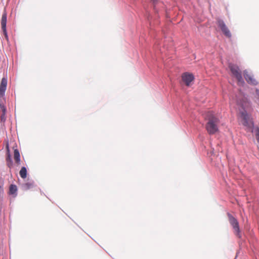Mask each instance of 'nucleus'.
Segmentation results:
<instances>
[{
	"label": "nucleus",
	"instance_id": "f257e3e1",
	"mask_svg": "<svg viewBox=\"0 0 259 259\" xmlns=\"http://www.w3.org/2000/svg\"><path fill=\"white\" fill-rule=\"evenodd\" d=\"M208 122L206 124V129L210 135L215 134L219 130L218 124L220 120L211 112H209L207 116Z\"/></svg>",
	"mask_w": 259,
	"mask_h": 259
},
{
	"label": "nucleus",
	"instance_id": "f03ea898",
	"mask_svg": "<svg viewBox=\"0 0 259 259\" xmlns=\"http://www.w3.org/2000/svg\"><path fill=\"white\" fill-rule=\"evenodd\" d=\"M229 67L233 75L237 79L238 84L243 85L244 83V81L238 66L233 64H230Z\"/></svg>",
	"mask_w": 259,
	"mask_h": 259
},
{
	"label": "nucleus",
	"instance_id": "7ed1b4c3",
	"mask_svg": "<svg viewBox=\"0 0 259 259\" xmlns=\"http://www.w3.org/2000/svg\"><path fill=\"white\" fill-rule=\"evenodd\" d=\"M240 117L243 125L245 126L248 129L250 130L251 132H252V128L254 125L253 122L245 111L240 112Z\"/></svg>",
	"mask_w": 259,
	"mask_h": 259
},
{
	"label": "nucleus",
	"instance_id": "20e7f679",
	"mask_svg": "<svg viewBox=\"0 0 259 259\" xmlns=\"http://www.w3.org/2000/svg\"><path fill=\"white\" fill-rule=\"evenodd\" d=\"M228 216L229 218V221L234 230V233L236 235L239 236L240 233V228L238 222L231 214L228 213Z\"/></svg>",
	"mask_w": 259,
	"mask_h": 259
},
{
	"label": "nucleus",
	"instance_id": "39448f33",
	"mask_svg": "<svg viewBox=\"0 0 259 259\" xmlns=\"http://www.w3.org/2000/svg\"><path fill=\"white\" fill-rule=\"evenodd\" d=\"M217 24L226 36L228 37H230L231 36V34L229 29L223 20L220 19L218 20L217 21Z\"/></svg>",
	"mask_w": 259,
	"mask_h": 259
},
{
	"label": "nucleus",
	"instance_id": "423d86ee",
	"mask_svg": "<svg viewBox=\"0 0 259 259\" xmlns=\"http://www.w3.org/2000/svg\"><path fill=\"white\" fill-rule=\"evenodd\" d=\"M7 21V13L6 12H4L2 15L1 23L2 29L4 32L5 37L7 39H8V36L7 29H6Z\"/></svg>",
	"mask_w": 259,
	"mask_h": 259
},
{
	"label": "nucleus",
	"instance_id": "0eeeda50",
	"mask_svg": "<svg viewBox=\"0 0 259 259\" xmlns=\"http://www.w3.org/2000/svg\"><path fill=\"white\" fill-rule=\"evenodd\" d=\"M243 75L245 80L249 84L252 85H256L257 84V81L256 79L254 78L253 76L247 70L244 71Z\"/></svg>",
	"mask_w": 259,
	"mask_h": 259
},
{
	"label": "nucleus",
	"instance_id": "6e6552de",
	"mask_svg": "<svg viewBox=\"0 0 259 259\" xmlns=\"http://www.w3.org/2000/svg\"><path fill=\"white\" fill-rule=\"evenodd\" d=\"M194 76L192 74L184 73L182 75V79L187 86H189L190 83L194 80Z\"/></svg>",
	"mask_w": 259,
	"mask_h": 259
},
{
	"label": "nucleus",
	"instance_id": "1a4fd4ad",
	"mask_svg": "<svg viewBox=\"0 0 259 259\" xmlns=\"http://www.w3.org/2000/svg\"><path fill=\"white\" fill-rule=\"evenodd\" d=\"M7 84V80L5 78H3L0 85V96H3L6 90Z\"/></svg>",
	"mask_w": 259,
	"mask_h": 259
},
{
	"label": "nucleus",
	"instance_id": "9d476101",
	"mask_svg": "<svg viewBox=\"0 0 259 259\" xmlns=\"http://www.w3.org/2000/svg\"><path fill=\"white\" fill-rule=\"evenodd\" d=\"M14 158L15 162L19 164L20 161V153L18 149H15L14 151Z\"/></svg>",
	"mask_w": 259,
	"mask_h": 259
},
{
	"label": "nucleus",
	"instance_id": "9b49d317",
	"mask_svg": "<svg viewBox=\"0 0 259 259\" xmlns=\"http://www.w3.org/2000/svg\"><path fill=\"white\" fill-rule=\"evenodd\" d=\"M17 191V186L15 185H11L9 188V194L14 195Z\"/></svg>",
	"mask_w": 259,
	"mask_h": 259
},
{
	"label": "nucleus",
	"instance_id": "f8f14e48",
	"mask_svg": "<svg viewBox=\"0 0 259 259\" xmlns=\"http://www.w3.org/2000/svg\"><path fill=\"white\" fill-rule=\"evenodd\" d=\"M19 174L20 177L23 178L25 179L27 177V170L26 168L25 167H22L19 172Z\"/></svg>",
	"mask_w": 259,
	"mask_h": 259
},
{
	"label": "nucleus",
	"instance_id": "ddd939ff",
	"mask_svg": "<svg viewBox=\"0 0 259 259\" xmlns=\"http://www.w3.org/2000/svg\"><path fill=\"white\" fill-rule=\"evenodd\" d=\"M255 137L258 143H259V128H256L255 130Z\"/></svg>",
	"mask_w": 259,
	"mask_h": 259
},
{
	"label": "nucleus",
	"instance_id": "4468645a",
	"mask_svg": "<svg viewBox=\"0 0 259 259\" xmlns=\"http://www.w3.org/2000/svg\"><path fill=\"white\" fill-rule=\"evenodd\" d=\"M0 111H2V113L6 112V108L4 105L0 104Z\"/></svg>",
	"mask_w": 259,
	"mask_h": 259
},
{
	"label": "nucleus",
	"instance_id": "2eb2a0df",
	"mask_svg": "<svg viewBox=\"0 0 259 259\" xmlns=\"http://www.w3.org/2000/svg\"><path fill=\"white\" fill-rule=\"evenodd\" d=\"M5 115H6V112L2 113V115L1 116L2 121H5V120H6Z\"/></svg>",
	"mask_w": 259,
	"mask_h": 259
},
{
	"label": "nucleus",
	"instance_id": "dca6fc26",
	"mask_svg": "<svg viewBox=\"0 0 259 259\" xmlns=\"http://www.w3.org/2000/svg\"><path fill=\"white\" fill-rule=\"evenodd\" d=\"M3 184L0 182V196H1V194L3 193Z\"/></svg>",
	"mask_w": 259,
	"mask_h": 259
},
{
	"label": "nucleus",
	"instance_id": "f3484780",
	"mask_svg": "<svg viewBox=\"0 0 259 259\" xmlns=\"http://www.w3.org/2000/svg\"><path fill=\"white\" fill-rule=\"evenodd\" d=\"M256 93V97L257 99H259V90H256L255 91Z\"/></svg>",
	"mask_w": 259,
	"mask_h": 259
},
{
	"label": "nucleus",
	"instance_id": "a211bd4d",
	"mask_svg": "<svg viewBox=\"0 0 259 259\" xmlns=\"http://www.w3.org/2000/svg\"><path fill=\"white\" fill-rule=\"evenodd\" d=\"M237 104H240V105H241L242 106H243V104H242L241 102H238V101H237Z\"/></svg>",
	"mask_w": 259,
	"mask_h": 259
}]
</instances>
